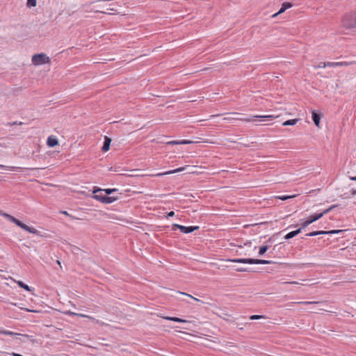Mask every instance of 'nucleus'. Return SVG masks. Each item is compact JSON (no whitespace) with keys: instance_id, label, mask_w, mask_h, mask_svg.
I'll return each mask as SVG.
<instances>
[{"instance_id":"22","label":"nucleus","mask_w":356,"mask_h":356,"mask_svg":"<svg viewBox=\"0 0 356 356\" xmlns=\"http://www.w3.org/2000/svg\"><path fill=\"white\" fill-rule=\"evenodd\" d=\"M269 247L268 245H262L260 247L259 250V254L260 256L263 255L268 250Z\"/></svg>"},{"instance_id":"14","label":"nucleus","mask_w":356,"mask_h":356,"mask_svg":"<svg viewBox=\"0 0 356 356\" xmlns=\"http://www.w3.org/2000/svg\"><path fill=\"white\" fill-rule=\"evenodd\" d=\"M302 229V227H300L299 229H298L295 231L289 232L287 234L285 235L284 238L290 239V238H293L294 236H297L299 233H300Z\"/></svg>"},{"instance_id":"45","label":"nucleus","mask_w":356,"mask_h":356,"mask_svg":"<svg viewBox=\"0 0 356 356\" xmlns=\"http://www.w3.org/2000/svg\"><path fill=\"white\" fill-rule=\"evenodd\" d=\"M175 216V212L174 211H170L169 213H168V217H172Z\"/></svg>"},{"instance_id":"9","label":"nucleus","mask_w":356,"mask_h":356,"mask_svg":"<svg viewBox=\"0 0 356 356\" xmlns=\"http://www.w3.org/2000/svg\"><path fill=\"white\" fill-rule=\"evenodd\" d=\"M178 229L184 234H189L195 230H197L199 229L198 226H189V227H185L184 225H181V227H178Z\"/></svg>"},{"instance_id":"21","label":"nucleus","mask_w":356,"mask_h":356,"mask_svg":"<svg viewBox=\"0 0 356 356\" xmlns=\"http://www.w3.org/2000/svg\"><path fill=\"white\" fill-rule=\"evenodd\" d=\"M184 169V168H179L177 169H175V170H170V171H168V172H165L164 173H162V174H159L158 175H170V174H173V173H175V172H181L183 171Z\"/></svg>"},{"instance_id":"44","label":"nucleus","mask_w":356,"mask_h":356,"mask_svg":"<svg viewBox=\"0 0 356 356\" xmlns=\"http://www.w3.org/2000/svg\"><path fill=\"white\" fill-rule=\"evenodd\" d=\"M350 195H356V188H353L350 191Z\"/></svg>"},{"instance_id":"6","label":"nucleus","mask_w":356,"mask_h":356,"mask_svg":"<svg viewBox=\"0 0 356 356\" xmlns=\"http://www.w3.org/2000/svg\"><path fill=\"white\" fill-rule=\"evenodd\" d=\"M323 217V213H314L307 218V219L302 224V228H305L309 225L315 222Z\"/></svg>"},{"instance_id":"2","label":"nucleus","mask_w":356,"mask_h":356,"mask_svg":"<svg viewBox=\"0 0 356 356\" xmlns=\"http://www.w3.org/2000/svg\"><path fill=\"white\" fill-rule=\"evenodd\" d=\"M228 261L233 263H241V264H270L273 263L272 261L264 260V259H228Z\"/></svg>"},{"instance_id":"34","label":"nucleus","mask_w":356,"mask_h":356,"mask_svg":"<svg viewBox=\"0 0 356 356\" xmlns=\"http://www.w3.org/2000/svg\"><path fill=\"white\" fill-rule=\"evenodd\" d=\"M191 143H193V142L191 140H179L180 145H187V144H191Z\"/></svg>"},{"instance_id":"39","label":"nucleus","mask_w":356,"mask_h":356,"mask_svg":"<svg viewBox=\"0 0 356 356\" xmlns=\"http://www.w3.org/2000/svg\"><path fill=\"white\" fill-rule=\"evenodd\" d=\"M326 63L325 62H321L318 65V67H328L327 65H326Z\"/></svg>"},{"instance_id":"29","label":"nucleus","mask_w":356,"mask_h":356,"mask_svg":"<svg viewBox=\"0 0 356 356\" xmlns=\"http://www.w3.org/2000/svg\"><path fill=\"white\" fill-rule=\"evenodd\" d=\"M337 207V204H334V205H332L331 207H330L328 209H325L323 212H321V213H323V216L329 213L330 211H331L333 209L336 208Z\"/></svg>"},{"instance_id":"32","label":"nucleus","mask_w":356,"mask_h":356,"mask_svg":"<svg viewBox=\"0 0 356 356\" xmlns=\"http://www.w3.org/2000/svg\"><path fill=\"white\" fill-rule=\"evenodd\" d=\"M178 293H180V294H182V295L186 296H188V297H190L191 298H192V299L195 300V301L200 302V300H199V299H197V298H194L193 296H191V295H190V294H188V293H182V292H180V291H179Z\"/></svg>"},{"instance_id":"15","label":"nucleus","mask_w":356,"mask_h":356,"mask_svg":"<svg viewBox=\"0 0 356 356\" xmlns=\"http://www.w3.org/2000/svg\"><path fill=\"white\" fill-rule=\"evenodd\" d=\"M164 318L166 319V320H168V321L178 322V323H186V322H187L186 320L180 318H178V317L167 316V317H165Z\"/></svg>"},{"instance_id":"37","label":"nucleus","mask_w":356,"mask_h":356,"mask_svg":"<svg viewBox=\"0 0 356 356\" xmlns=\"http://www.w3.org/2000/svg\"><path fill=\"white\" fill-rule=\"evenodd\" d=\"M234 120H244V121H246V122H250V121H252V119H251V118H234Z\"/></svg>"},{"instance_id":"31","label":"nucleus","mask_w":356,"mask_h":356,"mask_svg":"<svg viewBox=\"0 0 356 356\" xmlns=\"http://www.w3.org/2000/svg\"><path fill=\"white\" fill-rule=\"evenodd\" d=\"M0 168H3V169H9L10 170H15L16 169L20 168H17V167H9V166L3 165H0Z\"/></svg>"},{"instance_id":"1","label":"nucleus","mask_w":356,"mask_h":356,"mask_svg":"<svg viewBox=\"0 0 356 356\" xmlns=\"http://www.w3.org/2000/svg\"><path fill=\"white\" fill-rule=\"evenodd\" d=\"M341 24L343 27L348 29L356 28V10L345 15Z\"/></svg>"},{"instance_id":"38","label":"nucleus","mask_w":356,"mask_h":356,"mask_svg":"<svg viewBox=\"0 0 356 356\" xmlns=\"http://www.w3.org/2000/svg\"><path fill=\"white\" fill-rule=\"evenodd\" d=\"M168 145H180L179 140H172L167 143Z\"/></svg>"},{"instance_id":"28","label":"nucleus","mask_w":356,"mask_h":356,"mask_svg":"<svg viewBox=\"0 0 356 356\" xmlns=\"http://www.w3.org/2000/svg\"><path fill=\"white\" fill-rule=\"evenodd\" d=\"M118 189L117 188H106V189H103V191L105 192V193L106 195H111V193H113V192H115L117 191Z\"/></svg>"},{"instance_id":"27","label":"nucleus","mask_w":356,"mask_h":356,"mask_svg":"<svg viewBox=\"0 0 356 356\" xmlns=\"http://www.w3.org/2000/svg\"><path fill=\"white\" fill-rule=\"evenodd\" d=\"M262 318H266V316L262 315H252L250 316V320H259Z\"/></svg>"},{"instance_id":"46","label":"nucleus","mask_w":356,"mask_h":356,"mask_svg":"<svg viewBox=\"0 0 356 356\" xmlns=\"http://www.w3.org/2000/svg\"><path fill=\"white\" fill-rule=\"evenodd\" d=\"M350 179L353 181H356V176L355 177H350Z\"/></svg>"},{"instance_id":"23","label":"nucleus","mask_w":356,"mask_h":356,"mask_svg":"<svg viewBox=\"0 0 356 356\" xmlns=\"http://www.w3.org/2000/svg\"><path fill=\"white\" fill-rule=\"evenodd\" d=\"M105 196H106V195H102V194H100V195H94L92 196V198H94V199H95V200H98V201L101 202L102 203H103V202H104V198H105Z\"/></svg>"},{"instance_id":"24","label":"nucleus","mask_w":356,"mask_h":356,"mask_svg":"<svg viewBox=\"0 0 356 356\" xmlns=\"http://www.w3.org/2000/svg\"><path fill=\"white\" fill-rule=\"evenodd\" d=\"M37 1L36 0H27L26 6L27 7L31 8L35 7L36 6Z\"/></svg>"},{"instance_id":"4","label":"nucleus","mask_w":356,"mask_h":356,"mask_svg":"<svg viewBox=\"0 0 356 356\" xmlns=\"http://www.w3.org/2000/svg\"><path fill=\"white\" fill-rule=\"evenodd\" d=\"M14 223L16 225H17L18 227L23 229L24 230L29 232V233L34 234L36 235H39V234H40V232L38 230H37L34 227H29L28 225H25L24 223H23L22 222H21L20 220H19L17 218L15 219V222H14Z\"/></svg>"},{"instance_id":"16","label":"nucleus","mask_w":356,"mask_h":356,"mask_svg":"<svg viewBox=\"0 0 356 356\" xmlns=\"http://www.w3.org/2000/svg\"><path fill=\"white\" fill-rule=\"evenodd\" d=\"M117 197H113V196H111V197H108V196H105V198H104V202L103 203L104 204H111V203H113V202H115V200H117Z\"/></svg>"},{"instance_id":"7","label":"nucleus","mask_w":356,"mask_h":356,"mask_svg":"<svg viewBox=\"0 0 356 356\" xmlns=\"http://www.w3.org/2000/svg\"><path fill=\"white\" fill-rule=\"evenodd\" d=\"M355 61L351 62H327L326 65L328 67H342V66H348L350 65L355 64Z\"/></svg>"},{"instance_id":"35","label":"nucleus","mask_w":356,"mask_h":356,"mask_svg":"<svg viewBox=\"0 0 356 356\" xmlns=\"http://www.w3.org/2000/svg\"><path fill=\"white\" fill-rule=\"evenodd\" d=\"M253 118H270L272 119L273 118V115H254Z\"/></svg>"},{"instance_id":"10","label":"nucleus","mask_w":356,"mask_h":356,"mask_svg":"<svg viewBox=\"0 0 356 356\" xmlns=\"http://www.w3.org/2000/svg\"><path fill=\"white\" fill-rule=\"evenodd\" d=\"M291 6H292V4L291 3H289V2H284V3H283L282 5V7L279 10V11L277 13H276L275 14L273 15L272 17H275L278 15L283 13L286 9L291 8Z\"/></svg>"},{"instance_id":"12","label":"nucleus","mask_w":356,"mask_h":356,"mask_svg":"<svg viewBox=\"0 0 356 356\" xmlns=\"http://www.w3.org/2000/svg\"><path fill=\"white\" fill-rule=\"evenodd\" d=\"M58 143V139L54 136H49L47 138V144L49 147H53Z\"/></svg>"},{"instance_id":"42","label":"nucleus","mask_w":356,"mask_h":356,"mask_svg":"<svg viewBox=\"0 0 356 356\" xmlns=\"http://www.w3.org/2000/svg\"><path fill=\"white\" fill-rule=\"evenodd\" d=\"M238 272H245L247 271V269L245 268H238L236 269Z\"/></svg>"},{"instance_id":"17","label":"nucleus","mask_w":356,"mask_h":356,"mask_svg":"<svg viewBox=\"0 0 356 356\" xmlns=\"http://www.w3.org/2000/svg\"><path fill=\"white\" fill-rule=\"evenodd\" d=\"M0 334L8 335V336L22 335L21 334L15 333L12 331H8V330H0Z\"/></svg>"},{"instance_id":"20","label":"nucleus","mask_w":356,"mask_h":356,"mask_svg":"<svg viewBox=\"0 0 356 356\" xmlns=\"http://www.w3.org/2000/svg\"><path fill=\"white\" fill-rule=\"evenodd\" d=\"M17 283L21 288L25 289L26 291H32L31 288L29 286H28L27 284H24L23 282L17 281Z\"/></svg>"},{"instance_id":"13","label":"nucleus","mask_w":356,"mask_h":356,"mask_svg":"<svg viewBox=\"0 0 356 356\" xmlns=\"http://www.w3.org/2000/svg\"><path fill=\"white\" fill-rule=\"evenodd\" d=\"M65 314L70 315V316H79V317H82V318H87L88 319H90L92 321H94L95 320V318L90 316H88V315H86V314H78V313H75V312H71V311H68L67 312H65Z\"/></svg>"},{"instance_id":"11","label":"nucleus","mask_w":356,"mask_h":356,"mask_svg":"<svg viewBox=\"0 0 356 356\" xmlns=\"http://www.w3.org/2000/svg\"><path fill=\"white\" fill-rule=\"evenodd\" d=\"M111 143V139L110 138H108V136H105L104 144L102 147V150L103 152H107L110 148Z\"/></svg>"},{"instance_id":"43","label":"nucleus","mask_w":356,"mask_h":356,"mask_svg":"<svg viewBox=\"0 0 356 356\" xmlns=\"http://www.w3.org/2000/svg\"><path fill=\"white\" fill-rule=\"evenodd\" d=\"M178 227H181V225L178 224H173L172 229L175 231L176 229H178Z\"/></svg>"},{"instance_id":"5","label":"nucleus","mask_w":356,"mask_h":356,"mask_svg":"<svg viewBox=\"0 0 356 356\" xmlns=\"http://www.w3.org/2000/svg\"><path fill=\"white\" fill-rule=\"evenodd\" d=\"M14 223L16 225H17L18 227L23 229L24 230L29 232V233L34 234L36 235H39V234H40V232L38 230H37L34 227H29L28 225H25L24 223H23L22 222H21L20 220H19L17 218L15 219V222H14Z\"/></svg>"},{"instance_id":"48","label":"nucleus","mask_w":356,"mask_h":356,"mask_svg":"<svg viewBox=\"0 0 356 356\" xmlns=\"http://www.w3.org/2000/svg\"><path fill=\"white\" fill-rule=\"evenodd\" d=\"M56 263L60 266V267L61 268V264H60V261L59 260H57L56 261Z\"/></svg>"},{"instance_id":"49","label":"nucleus","mask_w":356,"mask_h":356,"mask_svg":"<svg viewBox=\"0 0 356 356\" xmlns=\"http://www.w3.org/2000/svg\"><path fill=\"white\" fill-rule=\"evenodd\" d=\"M62 213L68 216V213L67 211H62Z\"/></svg>"},{"instance_id":"36","label":"nucleus","mask_w":356,"mask_h":356,"mask_svg":"<svg viewBox=\"0 0 356 356\" xmlns=\"http://www.w3.org/2000/svg\"><path fill=\"white\" fill-rule=\"evenodd\" d=\"M318 235V231L312 232L306 234L307 236H315Z\"/></svg>"},{"instance_id":"40","label":"nucleus","mask_w":356,"mask_h":356,"mask_svg":"<svg viewBox=\"0 0 356 356\" xmlns=\"http://www.w3.org/2000/svg\"><path fill=\"white\" fill-rule=\"evenodd\" d=\"M99 191H103V189H101V188H97V187H94V189H93V191H92L93 193L95 194L96 193H97Z\"/></svg>"},{"instance_id":"50","label":"nucleus","mask_w":356,"mask_h":356,"mask_svg":"<svg viewBox=\"0 0 356 356\" xmlns=\"http://www.w3.org/2000/svg\"><path fill=\"white\" fill-rule=\"evenodd\" d=\"M289 284H298L297 282H289Z\"/></svg>"},{"instance_id":"25","label":"nucleus","mask_w":356,"mask_h":356,"mask_svg":"<svg viewBox=\"0 0 356 356\" xmlns=\"http://www.w3.org/2000/svg\"><path fill=\"white\" fill-rule=\"evenodd\" d=\"M294 197H296V195H281V196H278L277 198L281 200L284 201V200L293 198Z\"/></svg>"},{"instance_id":"26","label":"nucleus","mask_w":356,"mask_h":356,"mask_svg":"<svg viewBox=\"0 0 356 356\" xmlns=\"http://www.w3.org/2000/svg\"><path fill=\"white\" fill-rule=\"evenodd\" d=\"M314 266V264L312 263H307V264H298L296 265V268L301 269L303 268L305 266Z\"/></svg>"},{"instance_id":"19","label":"nucleus","mask_w":356,"mask_h":356,"mask_svg":"<svg viewBox=\"0 0 356 356\" xmlns=\"http://www.w3.org/2000/svg\"><path fill=\"white\" fill-rule=\"evenodd\" d=\"M298 122V119L289 120L282 123L283 126H293L295 125Z\"/></svg>"},{"instance_id":"3","label":"nucleus","mask_w":356,"mask_h":356,"mask_svg":"<svg viewBox=\"0 0 356 356\" xmlns=\"http://www.w3.org/2000/svg\"><path fill=\"white\" fill-rule=\"evenodd\" d=\"M49 58L43 53L35 54L32 56V63L35 65H40L49 63Z\"/></svg>"},{"instance_id":"30","label":"nucleus","mask_w":356,"mask_h":356,"mask_svg":"<svg viewBox=\"0 0 356 356\" xmlns=\"http://www.w3.org/2000/svg\"><path fill=\"white\" fill-rule=\"evenodd\" d=\"M344 230H341V229H332V230H330V231H328V235L329 234H334L341 233Z\"/></svg>"},{"instance_id":"41","label":"nucleus","mask_w":356,"mask_h":356,"mask_svg":"<svg viewBox=\"0 0 356 356\" xmlns=\"http://www.w3.org/2000/svg\"><path fill=\"white\" fill-rule=\"evenodd\" d=\"M318 235H325L328 234V231H318Z\"/></svg>"},{"instance_id":"8","label":"nucleus","mask_w":356,"mask_h":356,"mask_svg":"<svg viewBox=\"0 0 356 356\" xmlns=\"http://www.w3.org/2000/svg\"><path fill=\"white\" fill-rule=\"evenodd\" d=\"M312 118L314 123L318 127H320V120L321 118V113L317 112L316 111H312Z\"/></svg>"},{"instance_id":"18","label":"nucleus","mask_w":356,"mask_h":356,"mask_svg":"<svg viewBox=\"0 0 356 356\" xmlns=\"http://www.w3.org/2000/svg\"><path fill=\"white\" fill-rule=\"evenodd\" d=\"M0 215L3 216V217H5L9 221H10V222H12L13 223H14V222H15L16 218H15L14 216L10 215V214H8V213H3L2 211H0Z\"/></svg>"},{"instance_id":"47","label":"nucleus","mask_w":356,"mask_h":356,"mask_svg":"<svg viewBox=\"0 0 356 356\" xmlns=\"http://www.w3.org/2000/svg\"><path fill=\"white\" fill-rule=\"evenodd\" d=\"M231 114H232V115H241V114H240V113H232Z\"/></svg>"},{"instance_id":"33","label":"nucleus","mask_w":356,"mask_h":356,"mask_svg":"<svg viewBox=\"0 0 356 356\" xmlns=\"http://www.w3.org/2000/svg\"><path fill=\"white\" fill-rule=\"evenodd\" d=\"M300 304L304 305H310V304H320V302H316V301H305V302H300Z\"/></svg>"}]
</instances>
